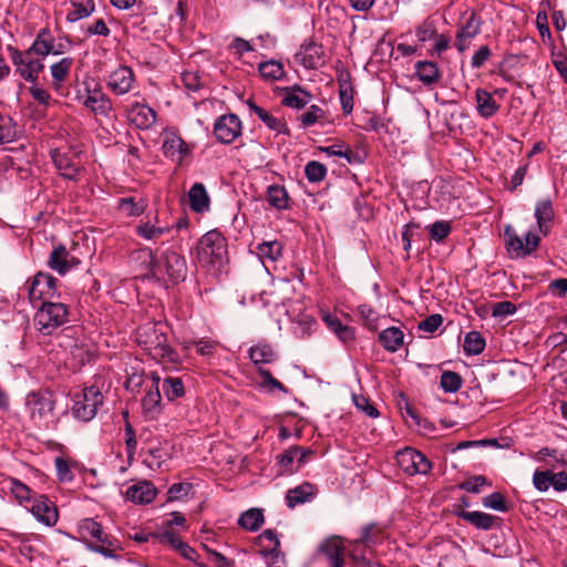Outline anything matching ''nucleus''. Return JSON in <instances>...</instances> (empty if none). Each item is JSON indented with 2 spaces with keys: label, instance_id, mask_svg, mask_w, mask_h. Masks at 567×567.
<instances>
[{
  "label": "nucleus",
  "instance_id": "nucleus-1",
  "mask_svg": "<svg viewBox=\"0 0 567 567\" xmlns=\"http://www.w3.org/2000/svg\"><path fill=\"white\" fill-rule=\"evenodd\" d=\"M136 340L148 355L161 362H177L178 354L168 344L165 326L148 322L137 329Z\"/></svg>",
  "mask_w": 567,
  "mask_h": 567
},
{
  "label": "nucleus",
  "instance_id": "nucleus-2",
  "mask_svg": "<svg viewBox=\"0 0 567 567\" xmlns=\"http://www.w3.org/2000/svg\"><path fill=\"white\" fill-rule=\"evenodd\" d=\"M196 260L203 268L220 270L228 260L226 238L218 230L207 231L196 245Z\"/></svg>",
  "mask_w": 567,
  "mask_h": 567
},
{
  "label": "nucleus",
  "instance_id": "nucleus-3",
  "mask_svg": "<svg viewBox=\"0 0 567 567\" xmlns=\"http://www.w3.org/2000/svg\"><path fill=\"white\" fill-rule=\"evenodd\" d=\"M56 395L48 389L31 391L25 396V408L30 420L39 427L49 429L56 423Z\"/></svg>",
  "mask_w": 567,
  "mask_h": 567
},
{
  "label": "nucleus",
  "instance_id": "nucleus-4",
  "mask_svg": "<svg viewBox=\"0 0 567 567\" xmlns=\"http://www.w3.org/2000/svg\"><path fill=\"white\" fill-rule=\"evenodd\" d=\"M69 308L62 302L43 301L37 310L33 322L43 336H52L68 321Z\"/></svg>",
  "mask_w": 567,
  "mask_h": 567
},
{
  "label": "nucleus",
  "instance_id": "nucleus-5",
  "mask_svg": "<svg viewBox=\"0 0 567 567\" xmlns=\"http://www.w3.org/2000/svg\"><path fill=\"white\" fill-rule=\"evenodd\" d=\"M72 401V415L79 421L89 422L97 414L104 402V396L96 385H90L75 393Z\"/></svg>",
  "mask_w": 567,
  "mask_h": 567
},
{
  "label": "nucleus",
  "instance_id": "nucleus-6",
  "mask_svg": "<svg viewBox=\"0 0 567 567\" xmlns=\"http://www.w3.org/2000/svg\"><path fill=\"white\" fill-rule=\"evenodd\" d=\"M150 256L153 276L161 278L165 274L172 284H178L186 279L188 268L185 258L181 254L167 250L162 257V262L154 260L152 251H150Z\"/></svg>",
  "mask_w": 567,
  "mask_h": 567
},
{
  "label": "nucleus",
  "instance_id": "nucleus-7",
  "mask_svg": "<svg viewBox=\"0 0 567 567\" xmlns=\"http://www.w3.org/2000/svg\"><path fill=\"white\" fill-rule=\"evenodd\" d=\"M10 58L16 66L17 73L25 81L35 83L39 74L44 69V64L35 55L25 51H20L17 48L8 47Z\"/></svg>",
  "mask_w": 567,
  "mask_h": 567
},
{
  "label": "nucleus",
  "instance_id": "nucleus-8",
  "mask_svg": "<svg viewBox=\"0 0 567 567\" xmlns=\"http://www.w3.org/2000/svg\"><path fill=\"white\" fill-rule=\"evenodd\" d=\"M506 250L512 258L525 257L533 254L539 246L540 238L534 233H527L523 239L516 230L507 225L504 230Z\"/></svg>",
  "mask_w": 567,
  "mask_h": 567
},
{
  "label": "nucleus",
  "instance_id": "nucleus-9",
  "mask_svg": "<svg viewBox=\"0 0 567 567\" xmlns=\"http://www.w3.org/2000/svg\"><path fill=\"white\" fill-rule=\"evenodd\" d=\"M398 466L408 475H426L432 470V463L420 451L405 447L395 455Z\"/></svg>",
  "mask_w": 567,
  "mask_h": 567
},
{
  "label": "nucleus",
  "instance_id": "nucleus-10",
  "mask_svg": "<svg viewBox=\"0 0 567 567\" xmlns=\"http://www.w3.org/2000/svg\"><path fill=\"white\" fill-rule=\"evenodd\" d=\"M58 280L50 274L39 271L31 281L25 284L30 302L49 301L56 293Z\"/></svg>",
  "mask_w": 567,
  "mask_h": 567
},
{
  "label": "nucleus",
  "instance_id": "nucleus-11",
  "mask_svg": "<svg viewBox=\"0 0 567 567\" xmlns=\"http://www.w3.org/2000/svg\"><path fill=\"white\" fill-rule=\"evenodd\" d=\"M213 133L219 143L231 144L243 133L241 121L234 113L220 115L214 123Z\"/></svg>",
  "mask_w": 567,
  "mask_h": 567
},
{
  "label": "nucleus",
  "instance_id": "nucleus-12",
  "mask_svg": "<svg viewBox=\"0 0 567 567\" xmlns=\"http://www.w3.org/2000/svg\"><path fill=\"white\" fill-rule=\"evenodd\" d=\"M161 378L155 373H151V383L146 384V394L142 400L143 413L148 419H156L162 412V394Z\"/></svg>",
  "mask_w": 567,
  "mask_h": 567
},
{
  "label": "nucleus",
  "instance_id": "nucleus-13",
  "mask_svg": "<svg viewBox=\"0 0 567 567\" xmlns=\"http://www.w3.org/2000/svg\"><path fill=\"white\" fill-rule=\"evenodd\" d=\"M135 82L133 70L130 66L120 65L107 76L106 86L115 95H125L133 90Z\"/></svg>",
  "mask_w": 567,
  "mask_h": 567
},
{
  "label": "nucleus",
  "instance_id": "nucleus-14",
  "mask_svg": "<svg viewBox=\"0 0 567 567\" xmlns=\"http://www.w3.org/2000/svg\"><path fill=\"white\" fill-rule=\"evenodd\" d=\"M126 116L128 123L138 130L151 128L157 118L156 112L151 106L140 102H134L126 107Z\"/></svg>",
  "mask_w": 567,
  "mask_h": 567
},
{
  "label": "nucleus",
  "instance_id": "nucleus-15",
  "mask_svg": "<svg viewBox=\"0 0 567 567\" xmlns=\"http://www.w3.org/2000/svg\"><path fill=\"white\" fill-rule=\"evenodd\" d=\"M312 454L313 452L310 449H305L298 445L289 447L282 454L277 456L278 463L282 467L281 473H296L306 463L307 457Z\"/></svg>",
  "mask_w": 567,
  "mask_h": 567
},
{
  "label": "nucleus",
  "instance_id": "nucleus-16",
  "mask_svg": "<svg viewBox=\"0 0 567 567\" xmlns=\"http://www.w3.org/2000/svg\"><path fill=\"white\" fill-rule=\"evenodd\" d=\"M82 104L93 114L103 117H110L113 111L111 99L100 89H86V96L83 97Z\"/></svg>",
  "mask_w": 567,
  "mask_h": 567
},
{
  "label": "nucleus",
  "instance_id": "nucleus-17",
  "mask_svg": "<svg viewBox=\"0 0 567 567\" xmlns=\"http://www.w3.org/2000/svg\"><path fill=\"white\" fill-rule=\"evenodd\" d=\"M51 158L62 177L71 181L78 178L80 166L75 155L61 152L60 150H53L51 151Z\"/></svg>",
  "mask_w": 567,
  "mask_h": 567
},
{
  "label": "nucleus",
  "instance_id": "nucleus-18",
  "mask_svg": "<svg viewBox=\"0 0 567 567\" xmlns=\"http://www.w3.org/2000/svg\"><path fill=\"white\" fill-rule=\"evenodd\" d=\"M163 153L166 157L181 163L189 154V146L175 132H166L163 142Z\"/></svg>",
  "mask_w": 567,
  "mask_h": 567
},
{
  "label": "nucleus",
  "instance_id": "nucleus-19",
  "mask_svg": "<svg viewBox=\"0 0 567 567\" xmlns=\"http://www.w3.org/2000/svg\"><path fill=\"white\" fill-rule=\"evenodd\" d=\"M322 47L313 41L305 42L296 54V60L306 69H318L323 64Z\"/></svg>",
  "mask_w": 567,
  "mask_h": 567
},
{
  "label": "nucleus",
  "instance_id": "nucleus-20",
  "mask_svg": "<svg viewBox=\"0 0 567 567\" xmlns=\"http://www.w3.org/2000/svg\"><path fill=\"white\" fill-rule=\"evenodd\" d=\"M30 511L40 523H43L47 526H53L58 522V509L45 496L35 498Z\"/></svg>",
  "mask_w": 567,
  "mask_h": 567
},
{
  "label": "nucleus",
  "instance_id": "nucleus-21",
  "mask_svg": "<svg viewBox=\"0 0 567 567\" xmlns=\"http://www.w3.org/2000/svg\"><path fill=\"white\" fill-rule=\"evenodd\" d=\"M78 264L79 261L70 255L63 245L54 247L48 260V266L61 276H64Z\"/></svg>",
  "mask_w": 567,
  "mask_h": 567
},
{
  "label": "nucleus",
  "instance_id": "nucleus-22",
  "mask_svg": "<svg viewBox=\"0 0 567 567\" xmlns=\"http://www.w3.org/2000/svg\"><path fill=\"white\" fill-rule=\"evenodd\" d=\"M455 515L482 530H491L494 526L499 525L501 520L497 516L478 511L467 512L464 509H456Z\"/></svg>",
  "mask_w": 567,
  "mask_h": 567
},
{
  "label": "nucleus",
  "instance_id": "nucleus-23",
  "mask_svg": "<svg viewBox=\"0 0 567 567\" xmlns=\"http://www.w3.org/2000/svg\"><path fill=\"white\" fill-rule=\"evenodd\" d=\"M86 548L93 553H97L106 558L117 559L118 550H122L120 542L107 533H103L95 543H86Z\"/></svg>",
  "mask_w": 567,
  "mask_h": 567
},
{
  "label": "nucleus",
  "instance_id": "nucleus-24",
  "mask_svg": "<svg viewBox=\"0 0 567 567\" xmlns=\"http://www.w3.org/2000/svg\"><path fill=\"white\" fill-rule=\"evenodd\" d=\"M125 496L133 503L148 504L155 498L156 488L153 483L141 481L130 486L125 492Z\"/></svg>",
  "mask_w": 567,
  "mask_h": 567
},
{
  "label": "nucleus",
  "instance_id": "nucleus-25",
  "mask_svg": "<svg viewBox=\"0 0 567 567\" xmlns=\"http://www.w3.org/2000/svg\"><path fill=\"white\" fill-rule=\"evenodd\" d=\"M189 207L193 212L203 214L209 210L210 197L203 183H195L188 190Z\"/></svg>",
  "mask_w": 567,
  "mask_h": 567
},
{
  "label": "nucleus",
  "instance_id": "nucleus-26",
  "mask_svg": "<svg viewBox=\"0 0 567 567\" xmlns=\"http://www.w3.org/2000/svg\"><path fill=\"white\" fill-rule=\"evenodd\" d=\"M535 218L539 231L544 236L548 235L554 220V208L550 199H542L536 203Z\"/></svg>",
  "mask_w": 567,
  "mask_h": 567
},
{
  "label": "nucleus",
  "instance_id": "nucleus-27",
  "mask_svg": "<svg viewBox=\"0 0 567 567\" xmlns=\"http://www.w3.org/2000/svg\"><path fill=\"white\" fill-rule=\"evenodd\" d=\"M476 111L480 116L489 118L496 114L499 104L493 95L485 89L478 87L475 90Z\"/></svg>",
  "mask_w": 567,
  "mask_h": 567
},
{
  "label": "nucleus",
  "instance_id": "nucleus-28",
  "mask_svg": "<svg viewBox=\"0 0 567 567\" xmlns=\"http://www.w3.org/2000/svg\"><path fill=\"white\" fill-rule=\"evenodd\" d=\"M54 38L48 28L39 30L33 43L27 50L29 53L45 58L53 52Z\"/></svg>",
  "mask_w": 567,
  "mask_h": 567
},
{
  "label": "nucleus",
  "instance_id": "nucleus-29",
  "mask_svg": "<svg viewBox=\"0 0 567 567\" xmlns=\"http://www.w3.org/2000/svg\"><path fill=\"white\" fill-rule=\"evenodd\" d=\"M247 105L251 112H254L270 130L289 134V128L287 127L286 122L282 118L275 117L271 113L267 112L262 107L258 106L255 102L248 101Z\"/></svg>",
  "mask_w": 567,
  "mask_h": 567
},
{
  "label": "nucleus",
  "instance_id": "nucleus-30",
  "mask_svg": "<svg viewBox=\"0 0 567 567\" xmlns=\"http://www.w3.org/2000/svg\"><path fill=\"white\" fill-rule=\"evenodd\" d=\"M416 78L424 85H434L441 80V71L437 64L433 61H417L415 63Z\"/></svg>",
  "mask_w": 567,
  "mask_h": 567
},
{
  "label": "nucleus",
  "instance_id": "nucleus-31",
  "mask_svg": "<svg viewBox=\"0 0 567 567\" xmlns=\"http://www.w3.org/2000/svg\"><path fill=\"white\" fill-rule=\"evenodd\" d=\"M285 96L281 104L288 107L300 110L305 107L311 100V94L299 85L292 87H285Z\"/></svg>",
  "mask_w": 567,
  "mask_h": 567
},
{
  "label": "nucleus",
  "instance_id": "nucleus-32",
  "mask_svg": "<svg viewBox=\"0 0 567 567\" xmlns=\"http://www.w3.org/2000/svg\"><path fill=\"white\" fill-rule=\"evenodd\" d=\"M73 66L72 58H63L60 61L53 63L50 66V72L52 75V86L55 91H60L63 87V83L69 76L71 69Z\"/></svg>",
  "mask_w": 567,
  "mask_h": 567
},
{
  "label": "nucleus",
  "instance_id": "nucleus-33",
  "mask_svg": "<svg viewBox=\"0 0 567 567\" xmlns=\"http://www.w3.org/2000/svg\"><path fill=\"white\" fill-rule=\"evenodd\" d=\"M78 533L81 540L86 545V543H92L90 539L97 540L102 537L104 529L95 519L83 518L78 523Z\"/></svg>",
  "mask_w": 567,
  "mask_h": 567
},
{
  "label": "nucleus",
  "instance_id": "nucleus-34",
  "mask_svg": "<svg viewBox=\"0 0 567 567\" xmlns=\"http://www.w3.org/2000/svg\"><path fill=\"white\" fill-rule=\"evenodd\" d=\"M313 485L303 483L295 488L288 489L286 494V502L289 508L309 502L313 496Z\"/></svg>",
  "mask_w": 567,
  "mask_h": 567
},
{
  "label": "nucleus",
  "instance_id": "nucleus-35",
  "mask_svg": "<svg viewBox=\"0 0 567 567\" xmlns=\"http://www.w3.org/2000/svg\"><path fill=\"white\" fill-rule=\"evenodd\" d=\"M320 551L326 555L329 559L330 564L333 567H342L343 557H342V544L338 537H332L324 540L320 545Z\"/></svg>",
  "mask_w": 567,
  "mask_h": 567
},
{
  "label": "nucleus",
  "instance_id": "nucleus-36",
  "mask_svg": "<svg viewBox=\"0 0 567 567\" xmlns=\"http://www.w3.org/2000/svg\"><path fill=\"white\" fill-rule=\"evenodd\" d=\"M403 338V331L396 327H390L379 333V342L390 352H395L401 348Z\"/></svg>",
  "mask_w": 567,
  "mask_h": 567
},
{
  "label": "nucleus",
  "instance_id": "nucleus-37",
  "mask_svg": "<svg viewBox=\"0 0 567 567\" xmlns=\"http://www.w3.org/2000/svg\"><path fill=\"white\" fill-rule=\"evenodd\" d=\"M258 544L262 548L260 554L264 557H278L280 542L277 533L272 529H266L258 536Z\"/></svg>",
  "mask_w": 567,
  "mask_h": 567
},
{
  "label": "nucleus",
  "instance_id": "nucleus-38",
  "mask_svg": "<svg viewBox=\"0 0 567 567\" xmlns=\"http://www.w3.org/2000/svg\"><path fill=\"white\" fill-rule=\"evenodd\" d=\"M72 10L66 14V21L74 23L90 17L95 11L93 0H70Z\"/></svg>",
  "mask_w": 567,
  "mask_h": 567
},
{
  "label": "nucleus",
  "instance_id": "nucleus-39",
  "mask_svg": "<svg viewBox=\"0 0 567 567\" xmlns=\"http://www.w3.org/2000/svg\"><path fill=\"white\" fill-rule=\"evenodd\" d=\"M249 358L255 365L269 364L276 361L277 353L270 344L258 343L249 349Z\"/></svg>",
  "mask_w": 567,
  "mask_h": 567
},
{
  "label": "nucleus",
  "instance_id": "nucleus-40",
  "mask_svg": "<svg viewBox=\"0 0 567 567\" xmlns=\"http://www.w3.org/2000/svg\"><path fill=\"white\" fill-rule=\"evenodd\" d=\"M323 321L328 326V328L332 332H334L338 336V338L343 342L354 339V329L343 324L337 316L326 313L323 316Z\"/></svg>",
  "mask_w": 567,
  "mask_h": 567
},
{
  "label": "nucleus",
  "instance_id": "nucleus-41",
  "mask_svg": "<svg viewBox=\"0 0 567 567\" xmlns=\"http://www.w3.org/2000/svg\"><path fill=\"white\" fill-rule=\"evenodd\" d=\"M267 200L270 206L282 210L289 208V195L285 186L270 185L267 189Z\"/></svg>",
  "mask_w": 567,
  "mask_h": 567
},
{
  "label": "nucleus",
  "instance_id": "nucleus-42",
  "mask_svg": "<svg viewBox=\"0 0 567 567\" xmlns=\"http://www.w3.org/2000/svg\"><path fill=\"white\" fill-rule=\"evenodd\" d=\"M147 207V200L140 197H124L118 200V208L122 213L130 217L142 215Z\"/></svg>",
  "mask_w": 567,
  "mask_h": 567
},
{
  "label": "nucleus",
  "instance_id": "nucleus-43",
  "mask_svg": "<svg viewBox=\"0 0 567 567\" xmlns=\"http://www.w3.org/2000/svg\"><path fill=\"white\" fill-rule=\"evenodd\" d=\"M264 514L259 508H250L243 513L238 519V524L244 529L256 532L264 524Z\"/></svg>",
  "mask_w": 567,
  "mask_h": 567
},
{
  "label": "nucleus",
  "instance_id": "nucleus-44",
  "mask_svg": "<svg viewBox=\"0 0 567 567\" xmlns=\"http://www.w3.org/2000/svg\"><path fill=\"white\" fill-rule=\"evenodd\" d=\"M258 71L262 79L267 81H278L284 78L285 69L281 62L269 60L258 65Z\"/></svg>",
  "mask_w": 567,
  "mask_h": 567
},
{
  "label": "nucleus",
  "instance_id": "nucleus-45",
  "mask_svg": "<svg viewBox=\"0 0 567 567\" xmlns=\"http://www.w3.org/2000/svg\"><path fill=\"white\" fill-rule=\"evenodd\" d=\"M256 249L261 259L276 261L282 256L284 246L278 240H271L258 244Z\"/></svg>",
  "mask_w": 567,
  "mask_h": 567
},
{
  "label": "nucleus",
  "instance_id": "nucleus-46",
  "mask_svg": "<svg viewBox=\"0 0 567 567\" xmlns=\"http://www.w3.org/2000/svg\"><path fill=\"white\" fill-rule=\"evenodd\" d=\"M485 339L478 331H470L464 338V352L467 355L481 354L485 349Z\"/></svg>",
  "mask_w": 567,
  "mask_h": 567
},
{
  "label": "nucleus",
  "instance_id": "nucleus-47",
  "mask_svg": "<svg viewBox=\"0 0 567 567\" xmlns=\"http://www.w3.org/2000/svg\"><path fill=\"white\" fill-rule=\"evenodd\" d=\"M169 231L168 226H158L155 224H152L151 221L140 223L136 226V234L146 239V240H154L162 237L164 234Z\"/></svg>",
  "mask_w": 567,
  "mask_h": 567
},
{
  "label": "nucleus",
  "instance_id": "nucleus-48",
  "mask_svg": "<svg viewBox=\"0 0 567 567\" xmlns=\"http://www.w3.org/2000/svg\"><path fill=\"white\" fill-rule=\"evenodd\" d=\"M161 389L164 391L168 401L182 398L185 394V389L179 378L168 377L163 380Z\"/></svg>",
  "mask_w": 567,
  "mask_h": 567
},
{
  "label": "nucleus",
  "instance_id": "nucleus-49",
  "mask_svg": "<svg viewBox=\"0 0 567 567\" xmlns=\"http://www.w3.org/2000/svg\"><path fill=\"white\" fill-rule=\"evenodd\" d=\"M415 35L420 42H426L436 38V20L433 17L425 18L415 27Z\"/></svg>",
  "mask_w": 567,
  "mask_h": 567
},
{
  "label": "nucleus",
  "instance_id": "nucleus-50",
  "mask_svg": "<svg viewBox=\"0 0 567 567\" xmlns=\"http://www.w3.org/2000/svg\"><path fill=\"white\" fill-rule=\"evenodd\" d=\"M481 20L474 13L466 20L465 24L462 25L456 38L474 39L481 32Z\"/></svg>",
  "mask_w": 567,
  "mask_h": 567
},
{
  "label": "nucleus",
  "instance_id": "nucleus-51",
  "mask_svg": "<svg viewBox=\"0 0 567 567\" xmlns=\"http://www.w3.org/2000/svg\"><path fill=\"white\" fill-rule=\"evenodd\" d=\"M380 539L381 529L375 524L372 523L363 528L361 536L357 542L362 544L367 548H371L374 545H377L380 542Z\"/></svg>",
  "mask_w": 567,
  "mask_h": 567
},
{
  "label": "nucleus",
  "instance_id": "nucleus-52",
  "mask_svg": "<svg viewBox=\"0 0 567 567\" xmlns=\"http://www.w3.org/2000/svg\"><path fill=\"white\" fill-rule=\"evenodd\" d=\"M305 175L310 183H320L327 176V167L317 161H311L305 166Z\"/></svg>",
  "mask_w": 567,
  "mask_h": 567
},
{
  "label": "nucleus",
  "instance_id": "nucleus-53",
  "mask_svg": "<svg viewBox=\"0 0 567 567\" xmlns=\"http://www.w3.org/2000/svg\"><path fill=\"white\" fill-rule=\"evenodd\" d=\"M440 384L445 392L455 393L462 386V378L454 371H444L441 374Z\"/></svg>",
  "mask_w": 567,
  "mask_h": 567
},
{
  "label": "nucleus",
  "instance_id": "nucleus-54",
  "mask_svg": "<svg viewBox=\"0 0 567 567\" xmlns=\"http://www.w3.org/2000/svg\"><path fill=\"white\" fill-rule=\"evenodd\" d=\"M323 118L324 111L318 105H311L306 112L297 117L302 127H310Z\"/></svg>",
  "mask_w": 567,
  "mask_h": 567
},
{
  "label": "nucleus",
  "instance_id": "nucleus-55",
  "mask_svg": "<svg viewBox=\"0 0 567 567\" xmlns=\"http://www.w3.org/2000/svg\"><path fill=\"white\" fill-rule=\"evenodd\" d=\"M168 457L167 452L162 447H153L148 450V454L144 463L151 470H159Z\"/></svg>",
  "mask_w": 567,
  "mask_h": 567
},
{
  "label": "nucleus",
  "instance_id": "nucleus-56",
  "mask_svg": "<svg viewBox=\"0 0 567 567\" xmlns=\"http://www.w3.org/2000/svg\"><path fill=\"white\" fill-rule=\"evenodd\" d=\"M17 131L10 117L0 115V144L14 141Z\"/></svg>",
  "mask_w": 567,
  "mask_h": 567
},
{
  "label": "nucleus",
  "instance_id": "nucleus-57",
  "mask_svg": "<svg viewBox=\"0 0 567 567\" xmlns=\"http://www.w3.org/2000/svg\"><path fill=\"white\" fill-rule=\"evenodd\" d=\"M482 503L485 507L492 508L497 512H507L508 506L503 494L495 492L491 495L483 497Z\"/></svg>",
  "mask_w": 567,
  "mask_h": 567
},
{
  "label": "nucleus",
  "instance_id": "nucleus-58",
  "mask_svg": "<svg viewBox=\"0 0 567 567\" xmlns=\"http://www.w3.org/2000/svg\"><path fill=\"white\" fill-rule=\"evenodd\" d=\"M451 224L445 220H437L429 227L430 236L435 241L444 240L451 234Z\"/></svg>",
  "mask_w": 567,
  "mask_h": 567
},
{
  "label": "nucleus",
  "instance_id": "nucleus-59",
  "mask_svg": "<svg viewBox=\"0 0 567 567\" xmlns=\"http://www.w3.org/2000/svg\"><path fill=\"white\" fill-rule=\"evenodd\" d=\"M258 373L259 375L261 377L262 381H261V386L262 388H266L268 390H279L284 393H288V389L280 382L278 381L277 379H275L270 371L269 370H266L261 367L258 368Z\"/></svg>",
  "mask_w": 567,
  "mask_h": 567
},
{
  "label": "nucleus",
  "instance_id": "nucleus-60",
  "mask_svg": "<svg viewBox=\"0 0 567 567\" xmlns=\"http://www.w3.org/2000/svg\"><path fill=\"white\" fill-rule=\"evenodd\" d=\"M10 491L20 503L31 501L32 491L19 480H11Z\"/></svg>",
  "mask_w": 567,
  "mask_h": 567
},
{
  "label": "nucleus",
  "instance_id": "nucleus-61",
  "mask_svg": "<svg viewBox=\"0 0 567 567\" xmlns=\"http://www.w3.org/2000/svg\"><path fill=\"white\" fill-rule=\"evenodd\" d=\"M78 332L79 330L75 328L64 329L62 334L59 337V344L65 349H70L71 352H74L75 349L80 348L78 339L75 338V334H78Z\"/></svg>",
  "mask_w": 567,
  "mask_h": 567
},
{
  "label": "nucleus",
  "instance_id": "nucleus-62",
  "mask_svg": "<svg viewBox=\"0 0 567 567\" xmlns=\"http://www.w3.org/2000/svg\"><path fill=\"white\" fill-rule=\"evenodd\" d=\"M193 485L190 483H175L167 491V498L171 502L179 501L188 495Z\"/></svg>",
  "mask_w": 567,
  "mask_h": 567
},
{
  "label": "nucleus",
  "instance_id": "nucleus-63",
  "mask_svg": "<svg viewBox=\"0 0 567 567\" xmlns=\"http://www.w3.org/2000/svg\"><path fill=\"white\" fill-rule=\"evenodd\" d=\"M358 315L361 317V319L364 321V324L369 329H375L377 328V312L374 309L369 305H360L358 307Z\"/></svg>",
  "mask_w": 567,
  "mask_h": 567
},
{
  "label": "nucleus",
  "instance_id": "nucleus-64",
  "mask_svg": "<svg viewBox=\"0 0 567 567\" xmlns=\"http://www.w3.org/2000/svg\"><path fill=\"white\" fill-rule=\"evenodd\" d=\"M443 322L441 315H431L417 324L419 331L433 333L436 331Z\"/></svg>",
  "mask_w": 567,
  "mask_h": 567
}]
</instances>
